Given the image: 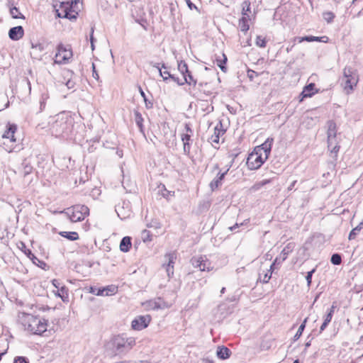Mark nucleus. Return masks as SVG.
Segmentation results:
<instances>
[{"label": "nucleus", "mask_w": 363, "mask_h": 363, "mask_svg": "<svg viewBox=\"0 0 363 363\" xmlns=\"http://www.w3.org/2000/svg\"><path fill=\"white\" fill-rule=\"evenodd\" d=\"M272 142V138H267L263 144L257 146L248 155L247 165L250 169H259L266 161L271 152Z\"/></svg>", "instance_id": "f257e3e1"}, {"label": "nucleus", "mask_w": 363, "mask_h": 363, "mask_svg": "<svg viewBox=\"0 0 363 363\" xmlns=\"http://www.w3.org/2000/svg\"><path fill=\"white\" fill-rule=\"evenodd\" d=\"M50 129L55 137H64L67 135L72 130L73 119L68 113H60L52 117L49 122Z\"/></svg>", "instance_id": "f03ea898"}, {"label": "nucleus", "mask_w": 363, "mask_h": 363, "mask_svg": "<svg viewBox=\"0 0 363 363\" xmlns=\"http://www.w3.org/2000/svg\"><path fill=\"white\" fill-rule=\"evenodd\" d=\"M24 329L33 335H41L47 331L48 320L44 318L29 313H23L19 317Z\"/></svg>", "instance_id": "7ed1b4c3"}, {"label": "nucleus", "mask_w": 363, "mask_h": 363, "mask_svg": "<svg viewBox=\"0 0 363 363\" xmlns=\"http://www.w3.org/2000/svg\"><path fill=\"white\" fill-rule=\"evenodd\" d=\"M135 345L133 337L124 338L122 336H114L106 345V350L111 351L114 355L125 354Z\"/></svg>", "instance_id": "20e7f679"}, {"label": "nucleus", "mask_w": 363, "mask_h": 363, "mask_svg": "<svg viewBox=\"0 0 363 363\" xmlns=\"http://www.w3.org/2000/svg\"><path fill=\"white\" fill-rule=\"evenodd\" d=\"M65 213L72 223L83 220L89 214V209L85 205H74L66 210L60 211Z\"/></svg>", "instance_id": "39448f33"}, {"label": "nucleus", "mask_w": 363, "mask_h": 363, "mask_svg": "<svg viewBox=\"0 0 363 363\" xmlns=\"http://www.w3.org/2000/svg\"><path fill=\"white\" fill-rule=\"evenodd\" d=\"M358 82L357 75L352 68L346 67L343 70L342 84L346 93L350 94Z\"/></svg>", "instance_id": "423d86ee"}, {"label": "nucleus", "mask_w": 363, "mask_h": 363, "mask_svg": "<svg viewBox=\"0 0 363 363\" xmlns=\"http://www.w3.org/2000/svg\"><path fill=\"white\" fill-rule=\"evenodd\" d=\"M17 130V127L14 124H9L7 129L4 133L2 138L4 140L3 147L4 150L9 152L13 150L15 146L14 143L16 141L15 138V133Z\"/></svg>", "instance_id": "0eeeda50"}, {"label": "nucleus", "mask_w": 363, "mask_h": 363, "mask_svg": "<svg viewBox=\"0 0 363 363\" xmlns=\"http://www.w3.org/2000/svg\"><path fill=\"white\" fill-rule=\"evenodd\" d=\"M57 52L55 56V64H65L72 57V51L69 45L65 46L62 44L58 45Z\"/></svg>", "instance_id": "6e6552de"}, {"label": "nucleus", "mask_w": 363, "mask_h": 363, "mask_svg": "<svg viewBox=\"0 0 363 363\" xmlns=\"http://www.w3.org/2000/svg\"><path fill=\"white\" fill-rule=\"evenodd\" d=\"M190 262L194 268H198L201 272H209L213 269L211 262L206 256L193 257Z\"/></svg>", "instance_id": "1a4fd4ad"}, {"label": "nucleus", "mask_w": 363, "mask_h": 363, "mask_svg": "<svg viewBox=\"0 0 363 363\" xmlns=\"http://www.w3.org/2000/svg\"><path fill=\"white\" fill-rule=\"evenodd\" d=\"M185 133L181 135V139L183 143V152L184 154L189 156L191 150V141L193 135V130L189 124H185Z\"/></svg>", "instance_id": "9d476101"}, {"label": "nucleus", "mask_w": 363, "mask_h": 363, "mask_svg": "<svg viewBox=\"0 0 363 363\" xmlns=\"http://www.w3.org/2000/svg\"><path fill=\"white\" fill-rule=\"evenodd\" d=\"M73 1L69 2H62L60 8V11L57 10V16L60 18H66L69 19H75L76 16L72 14V7Z\"/></svg>", "instance_id": "9b49d317"}, {"label": "nucleus", "mask_w": 363, "mask_h": 363, "mask_svg": "<svg viewBox=\"0 0 363 363\" xmlns=\"http://www.w3.org/2000/svg\"><path fill=\"white\" fill-rule=\"evenodd\" d=\"M151 317L149 315H140L132 321L131 326L135 330H141L148 326Z\"/></svg>", "instance_id": "f8f14e48"}, {"label": "nucleus", "mask_w": 363, "mask_h": 363, "mask_svg": "<svg viewBox=\"0 0 363 363\" xmlns=\"http://www.w3.org/2000/svg\"><path fill=\"white\" fill-rule=\"evenodd\" d=\"M143 306L149 310H158L169 308L170 306L161 298H157L147 301L143 303Z\"/></svg>", "instance_id": "ddd939ff"}, {"label": "nucleus", "mask_w": 363, "mask_h": 363, "mask_svg": "<svg viewBox=\"0 0 363 363\" xmlns=\"http://www.w3.org/2000/svg\"><path fill=\"white\" fill-rule=\"evenodd\" d=\"M164 258L165 261L167 262V263H164L163 264V267H165L167 276L169 278H170L174 274V264L175 263V260L177 259L176 253H168L164 256Z\"/></svg>", "instance_id": "4468645a"}, {"label": "nucleus", "mask_w": 363, "mask_h": 363, "mask_svg": "<svg viewBox=\"0 0 363 363\" xmlns=\"http://www.w3.org/2000/svg\"><path fill=\"white\" fill-rule=\"evenodd\" d=\"M328 147H332L335 143L337 135V126L335 122L330 121L328 123Z\"/></svg>", "instance_id": "2eb2a0df"}, {"label": "nucleus", "mask_w": 363, "mask_h": 363, "mask_svg": "<svg viewBox=\"0 0 363 363\" xmlns=\"http://www.w3.org/2000/svg\"><path fill=\"white\" fill-rule=\"evenodd\" d=\"M45 47L43 44L36 43L31 44L30 55L33 59L40 60L43 55Z\"/></svg>", "instance_id": "dca6fc26"}, {"label": "nucleus", "mask_w": 363, "mask_h": 363, "mask_svg": "<svg viewBox=\"0 0 363 363\" xmlns=\"http://www.w3.org/2000/svg\"><path fill=\"white\" fill-rule=\"evenodd\" d=\"M118 292V286L113 284L98 289L96 296H112Z\"/></svg>", "instance_id": "f3484780"}, {"label": "nucleus", "mask_w": 363, "mask_h": 363, "mask_svg": "<svg viewBox=\"0 0 363 363\" xmlns=\"http://www.w3.org/2000/svg\"><path fill=\"white\" fill-rule=\"evenodd\" d=\"M225 133V130L223 129L221 123H218L214 128V133L209 138V140L212 144H218L219 138L220 135H223Z\"/></svg>", "instance_id": "a211bd4d"}, {"label": "nucleus", "mask_w": 363, "mask_h": 363, "mask_svg": "<svg viewBox=\"0 0 363 363\" xmlns=\"http://www.w3.org/2000/svg\"><path fill=\"white\" fill-rule=\"evenodd\" d=\"M23 34L24 30L21 26L11 28L9 31V36L13 40L21 39L23 36Z\"/></svg>", "instance_id": "6ab92c4d"}, {"label": "nucleus", "mask_w": 363, "mask_h": 363, "mask_svg": "<svg viewBox=\"0 0 363 363\" xmlns=\"http://www.w3.org/2000/svg\"><path fill=\"white\" fill-rule=\"evenodd\" d=\"M154 67H157L158 69V71L160 72V75L163 78L164 81H167L168 79H171L174 82H176L178 85L181 86V85H184V80L182 81L181 79H179V77H175L173 74H168V77L164 76L163 74H162V68H160L159 67L158 64L157 65H154Z\"/></svg>", "instance_id": "aec40b11"}, {"label": "nucleus", "mask_w": 363, "mask_h": 363, "mask_svg": "<svg viewBox=\"0 0 363 363\" xmlns=\"http://www.w3.org/2000/svg\"><path fill=\"white\" fill-rule=\"evenodd\" d=\"M230 354V350L225 346L218 347L217 348L216 354L217 357L220 359H228Z\"/></svg>", "instance_id": "412c9836"}, {"label": "nucleus", "mask_w": 363, "mask_h": 363, "mask_svg": "<svg viewBox=\"0 0 363 363\" xmlns=\"http://www.w3.org/2000/svg\"><path fill=\"white\" fill-rule=\"evenodd\" d=\"M295 247V243L289 242L288 243L282 250L280 254V259H281V262L284 261L288 255L294 250Z\"/></svg>", "instance_id": "4be33fe9"}, {"label": "nucleus", "mask_w": 363, "mask_h": 363, "mask_svg": "<svg viewBox=\"0 0 363 363\" xmlns=\"http://www.w3.org/2000/svg\"><path fill=\"white\" fill-rule=\"evenodd\" d=\"M228 171V169L223 173H218L217 177L210 183V186L213 191L221 184V182L224 179Z\"/></svg>", "instance_id": "5701e85b"}, {"label": "nucleus", "mask_w": 363, "mask_h": 363, "mask_svg": "<svg viewBox=\"0 0 363 363\" xmlns=\"http://www.w3.org/2000/svg\"><path fill=\"white\" fill-rule=\"evenodd\" d=\"M131 238L128 236L124 237L120 243V250L123 252H127L131 247Z\"/></svg>", "instance_id": "b1692460"}, {"label": "nucleus", "mask_w": 363, "mask_h": 363, "mask_svg": "<svg viewBox=\"0 0 363 363\" xmlns=\"http://www.w3.org/2000/svg\"><path fill=\"white\" fill-rule=\"evenodd\" d=\"M328 38L326 36L323 37H315V36H305L300 38L298 40L299 43H302L303 41L307 42H313V41H319V42H327Z\"/></svg>", "instance_id": "393cba45"}, {"label": "nucleus", "mask_w": 363, "mask_h": 363, "mask_svg": "<svg viewBox=\"0 0 363 363\" xmlns=\"http://www.w3.org/2000/svg\"><path fill=\"white\" fill-rule=\"evenodd\" d=\"M315 84L311 83L306 86L302 91L303 97H311L314 94Z\"/></svg>", "instance_id": "a878e982"}, {"label": "nucleus", "mask_w": 363, "mask_h": 363, "mask_svg": "<svg viewBox=\"0 0 363 363\" xmlns=\"http://www.w3.org/2000/svg\"><path fill=\"white\" fill-rule=\"evenodd\" d=\"M55 294L56 296L60 297L64 302L68 299L67 289L65 286H62L60 288L57 289V292Z\"/></svg>", "instance_id": "bb28decb"}, {"label": "nucleus", "mask_w": 363, "mask_h": 363, "mask_svg": "<svg viewBox=\"0 0 363 363\" xmlns=\"http://www.w3.org/2000/svg\"><path fill=\"white\" fill-rule=\"evenodd\" d=\"M59 234L64 238H66L67 239L74 241L79 239V235L77 232H66V231H62L60 232Z\"/></svg>", "instance_id": "cd10ccee"}, {"label": "nucleus", "mask_w": 363, "mask_h": 363, "mask_svg": "<svg viewBox=\"0 0 363 363\" xmlns=\"http://www.w3.org/2000/svg\"><path fill=\"white\" fill-rule=\"evenodd\" d=\"M249 18L246 16H242L241 19L239 21V27L240 30L242 32H247L249 30V24H248Z\"/></svg>", "instance_id": "c85d7f7f"}, {"label": "nucleus", "mask_w": 363, "mask_h": 363, "mask_svg": "<svg viewBox=\"0 0 363 363\" xmlns=\"http://www.w3.org/2000/svg\"><path fill=\"white\" fill-rule=\"evenodd\" d=\"M363 226V221L361 222L357 227L353 228L349 234V240H354L357 235H358Z\"/></svg>", "instance_id": "c756f323"}, {"label": "nucleus", "mask_w": 363, "mask_h": 363, "mask_svg": "<svg viewBox=\"0 0 363 363\" xmlns=\"http://www.w3.org/2000/svg\"><path fill=\"white\" fill-rule=\"evenodd\" d=\"M223 59H216V65L220 67V69L223 72H226L227 67L225 66V64L227 62V57L225 54H223L222 55Z\"/></svg>", "instance_id": "7c9ffc66"}, {"label": "nucleus", "mask_w": 363, "mask_h": 363, "mask_svg": "<svg viewBox=\"0 0 363 363\" xmlns=\"http://www.w3.org/2000/svg\"><path fill=\"white\" fill-rule=\"evenodd\" d=\"M178 69L184 77L189 72L188 66L184 61H180L178 62Z\"/></svg>", "instance_id": "2f4dec72"}, {"label": "nucleus", "mask_w": 363, "mask_h": 363, "mask_svg": "<svg viewBox=\"0 0 363 363\" xmlns=\"http://www.w3.org/2000/svg\"><path fill=\"white\" fill-rule=\"evenodd\" d=\"M255 44L259 48H265L267 45L266 38L262 35H257L256 38Z\"/></svg>", "instance_id": "473e14b6"}, {"label": "nucleus", "mask_w": 363, "mask_h": 363, "mask_svg": "<svg viewBox=\"0 0 363 363\" xmlns=\"http://www.w3.org/2000/svg\"><path fill=\"white\" fill-rule=\"evenodd\" d=\"M134 115H135V121L136 124L138 125V126L140 128V129L142 130L143 121V116H142L141 113L137 111H135Z\"/></svg>", "instance_id": "72a5a7b5"}, {"label": "nucleus", "mask_w": 363, "mask_h": 363, "mask_svg": "<svg viewBox=\"0 0 363 363\" xmlns=\"http://www.w3.org/2000/svg\"><path fill=\"white\" fill-rule=\"evenodd\" d=\"M152 233H150V230H144L142 231V233H141V238L143 240V242H149V241H151L152 240Z\"/></svg>", "instance_id": "f704fd0d"}, {"label": "nucleus", "mask_w": 363, "mask_h": 363, "mask_svg": "<svg viewBox=\"0 0 363 363\" xmlns=\"http://www.w3.org/2000/svg\"><path fill=\"white\" fill-rule=\"evenodd\" d=\"M10 13L13 18H24L23 16L20 13L18 9L16 6L10 9Z\"/></svg>", "instance_id": "c9c22d12"}, {"label": "nucleus", "mask_w": 363, "mask_h": 363, "mask_svg": "<svg viewBox=\"0 0 363 363\" xmlns=\"http://www.w3.org/2000/svg\"><path fill=\"white\" fill-rule=\"evenodd\" d=\"M330 262L335 265H339L342 262V258L340 255L335 253L331 256Z\"/></svg>", "instance_id": "e433bc0d"}, {"label": "nucleus", "mask_w": 363, "mask_h": 363, "mask_svg": "<svg viewBox=\"0 0 363 363\" xmlns=\"http://www.w3.org/2000/svg\"><path fill=\"white\" fill-rule=\"evenodd\" d=\"M184 84L186 83L189 84H194V85H195L196 84V81L194 79V77L191 74L190 72L188 74H186V75H184Z\"/></svg>", "instance_id": "4c0bfd02"}, {"label": "nucleus", "mask_w": 363, "mask_h": 363, "mask_svg": "<svg viewBox=\"0 0 363 363\" xmlns=\"http://www.w3.org/2000/svg\"><path fill=\"white\" fill-rule=\"evenodd\" d=\"M250 4L247 1H244L242 3V16L249 18L248 12H250Z\"/></svg>", "instance_id": "58836bf2"}, {"label": "nucleus", "mask_w": 363, "mask_h": 363, "mask_svg": "<svg viewBox=\"0 0 363 363\" xmlns=\"http://www.w3.org/2000/svg\"><path fill=\"white\" fill-rule=\"evenodd\" d=\"M21 249L24 252V253L30 259H33L34 258H36L34 255L31 252V251L28 249H26V247L23 242L20 243Z\"/></svg>", "instance_id": "ea45409f"}, {"label": "nucleus", "mask_w": 363, "mask_h": 363, "mask_svg": "<svg viewBox=\"0 0 363 363\" xmlns=\"http://www.w3.org/2000/svg\"><path fill=\"white\" fill-rule=\"evenodd\" d=\"M323 17L328 23H331L335 18V14L331 11H326L323 13Z\"/></svg>", "instance_id": "a19ab883"}, {"label": "nucleus", "mask_w": 363, "mask_h": 363, "mask_svg": "<svg viewBox=\"0 0 363 363\" xmlns=\"http://www.w3.org/2000/svg\"><path fill=\"white\" fill-rule=\"evenodd\" d=\"M306 321H307V318H306L303 320V322L301 324V325L299 326V328H298V330H297V332H296V335L294 336V337L296 339H298L301 337V335H302V333H303V330H304V328L306 327Z\"/></svg>", "instance_id": "79ce46f5"}, {"label": "nucleus", "mask_w": 363, "mask_h": 363, "mask_svg": "<svg viewBox=\"0 0 363 363\" xmlns=\"http://www.w3.org/2000/svg\"><path fill=\"white\" fill-rule=\"evenodd\" d=\"M48 99H49L48 94L44 93L41 95V99H40V101L41 111H43L45 108V104H46V101Z\"/></svg>", "instance_id": "37998d69"}, {"label": "nucleus", "mask_w": 363, "mask_h": 363, "mask_svg": "<svg viewBox=\"0 0 363 363\" xmlns=\"http://www.w3.org/2000/svg\"><path fill=\"white\" fill-rule=\"evenodd\" d=\"M271 277H272L271 273L266 272L265 274H264L263 277H262V274H260L259 279L262 283L267 284V283L269 282V281L270 280Z\"/></svg>", "instance_id": "c03bdc74"}, {"label": "nucleus", "mask_w": 363, "mask_h": 363, "mask_svg": "<svg viewBox=\"0 0 363 363\" xmlns=\"http://www.w3.org/2000/svg\"><path fill=\"white\" fill-rule=\"evenodd\" d=\"M328 149L330 150V152L332 154L335 155L334 157H336L337 152H339L340 150V145L337 144V140H335V143H333L332 147H330Z\"/></svg>", "instance_id": "a18cd8bd"}, {"label": "nucleus", "mask_w": 363, "mask_h": 363, "mask_svg": "<svg viewBox=\"0 0 363 363\" xmlns=\"http://www.w3.org/2000/svg\"><path fill=\"white\" fill-rule=\"evenodd\" d=\"M314 272H315V269H312L311 271H310L307 273L306 279L307 281L308 286H310L311 284L312 275Z\"/></svg>", "instance_id": "49530a36"}, {"label": "nucleus", "mask_w": 363, "mask_h": 363, "mask_svg": "<svg viewBox=\"0 0 363 363\" xmlns=\"http://www.w3.org/2000/svg\"><path fill=\"white\" fill-rule=\"evenodd\" d=\"M258 76V74L252 70V69H248L247 70V77L248 78L250 79V81H252L253 79L255 77H257Z\"/></svg>", "instance_id": "de8ad7c7"}, {"label": "nucleus", "mask_w": 363, "mask_h": 363, "mask_svg": "<svg viewBox=\"0 0 363 363\" xmlns=\"http://www.w3.org/2000/svg\"><path fill=\"white\" fill-rule=\"evenodd\" d=\"M13 363H28V361L23 357H17Z\"/></svg>", "instance_id": "09e8293b"}, {"label": "nucleus", "mask_w": 363, "mask_h": 363, "mask_svg": "<svg viewBox=\"0 0 363 363\" xmlns=\"http://www.w3.org/2000/svg\"><path fill=\"white\" fill-rule=\"evenodd\" d=\"M269 182V180H267V179H266V180H263V181H262L261 182H259V183H258V184H256L253 186V188H254L255 189H258L260 186H264V185H265V184H268Z\"/></svg>", "instance_id": "8fccbe9b"}, {"label": "nucleus", "mask_w": 363, "mask_h": 363, "mask_svg": "<svg viewBox=\"0 0 363 363\" xmlns=\"http://www.w3.org/2000/svg\"><path fill=\"white\" fill-rule=\"evenodd\" d=\"M333 315L331 314V312H328L325 317V319H324V321L325 323H327L329 324V323L332 320V318H333Z\"/></svg>", "instance_id": "3c124183"}, {"label": "nucleus", "mask_w": 363, "mask_h": 363, "mask_svg": "<svg viewBox=\"0 0 363 363\" xmlns=\"http://www.w3.org/2000/svg\"><path fill=\"white\" fill-rule=\"evenodd\" d=\"M94 27H91V33H90V41H91V49L94 50Z\"/></svg>", "instance_id": "603ef678"}, {"label": "nucleus", "mask_w": 363, "mask_h": 363, "mask_svg": "<svg viewBox=\"0 0 363 363\" xmlns=\"http://www.w3.org/2000/svg\"><path fill=\"white\" fill-rule=\"evenodd\" d=\"M186 2V4L190 10H192L193 9H197V7L191 1V0H185Z\"/></svg>", "instance_id": "864d4df0"}, {"label": "nucleus", "mask_w": 363, "mask_h": 363, "mask_svg": "<svg viewBox=\"0 0 363 363\" xmlns=\"http://www.w3.org/2000/svg\"><path fill=\"white\" fill-rule=\"evenodd\" d=\"M92 68H93V73H92V76L94 78H95L96 80L99 79V74L98 72H96V70L95 69V65L94 64H92Z\"/></svg>", "instance_id": "5fc2aeb1"}, {"label": "nucleus", "mask_w": 363, "mask_h": 363, "mask_svg": "<svg viewBox=\"0 0 363 363\" xmlns=\"http://www.w3.org/2000/svg\"><path fill=\"white\" fill-rule=\"evenodd\" d=\"M144 101H145V107L147 108H152V106H153V104L152 102H151L150 101H148L147 99H144Z\"/></svg>", "instance_id": "6e6d98bb"}, {"label": "nucleus", "mask_w": 363, "mask_h": 363, "mask_svg": "<svg viewBox=\"0 0 363 363\" xmlns=\"http://www.w3.org/2000/svg\"><path fill=\"white\" fill-rule=\"evenodd\" d=\"M52 282L53 286L57 289H59L62 286L60 281L57 279H53Z\"/></svg>", "instance_id": "4d7b16f0"}, {"label": "nucleus", "mask_w": 363, "mask_h": 363, "mask_svg": "<svg viewBox=\"0 0 363 363\" xmlns=\"http://www.w3.org/2000/svg\"><path fill=\"white\" fill-rule=\"evenodd\" d=\"M66 85L69 89H72L74 86V82L72 80H68L66 83Z\"/></svg>", "instance_id": "13d9d810"}, {"label": "nucleus", "mask_w": 363, "mask_h": 363, "mask_svg": "<svg viewBox=\"0 0 363 363\" xmlns=\"http://www.w3.org/2000/svg\"><path fill=\"white\" fill-rule=\"evenodd\" d=\"M243 225V223H240V224L235 223L234 225H233V226L230 227V230L231 231L236 230L239 228V226H240V225Z\"/></svg>", "instance_id": "bf43d9fd"}, {"label": "nucleus", "mask_w": 363, "mask_h": 363, "mask_svg": "<svg viewBox=\"0 0 363 363\" xmlns=\"http://www.w3.org/2000/svg\"><path fill=\"white\" fill-rule=\"evenodd\" d=\"M97 290L98 289H96V287L91 286L89 289V293L96 295Z\"/></svg>", "instance_id": "052dcab7"}, {"label": "nucleus", "mask_w": 363, "mask_h": 363, "mask_svg": "<svg viewBox=\"0 0 363 363\" xmlns=\"http://www.w3.org/2000/svg\"><path fill=\"white\" fill-rule=\"evenodd\" d=\"M328 323L323 322L320 328V333H322L328 326Z\"/></svg>", "instance_id": "680f3d73"}, {"label": "nucleus", "mask_w": 363, "mask_h": 363, "mask_svg": "<svg viewBox=\"0 0 363 363\" xmlns=\"http://www.w3.org/2000/svg\"><path fill=\"white\" fill-rule=\"evenodd\" d=\"M30 170H31V167L26 166L25 167L24 174L26 175V174H28L30 172Z\"/></svg>", "instance_id": "e2e57ef3"}, {"label": "nucleus", "mask_w": 363, "mask_h": 363, "mask_svg": "<svg viewBox=\"0 0 363 363\" xmlns=\"http://www.w3.org/2000/svg\"><path fill=\"white\" fill-rule=\"evenodd\" d=\"M279 259L278 257H277L274 262H272V265H276V264H279L281 263V261H279Z\"/></svg>", "instance_id": "0e129e2a"}, {"label": "nucleus", "mask_w": 363, "mask_h": 363, "mask_svg": "<svg viewBox=\"0 0 363 363\" xmlns=\"http://www.w3.org/2000/svg\"><path fill=\"white\" fill-rule=\"evenodd\" d=\"M335 308H336V306L334 304H333V306H331V308L329 309V311L328 312H331V314L333 315Z\"/></svg>", "instance_id": "69168bd1"}, {"label": "nucleus", "mask_w": 363, "mask_h": 363, "mask_svg": "<svg viewBox=\"0 0 363 363\" xmlns=\"http://www.w3.org/2000/svg\"><path fill=\"white\" fill-rule=\"evenodd\" d=\"M274 266L275 265H272V264H271L269 269L267 270V272L268 273H271V274H272L273 271H274Z\"/></svg>", "instance_id": "338daca9"}, {"label": "nucleus", "mask_w": 363, "mask_h": 363, "mask_svg": "<svg viewBox=\"0 0 363 363\" xmlns=\"http://www.w3.org/2000/svg\"><path fill=\"white\" fill-rule=\"evenodd\" d=\"M140 95L143 96V99H147L145 92L143 91V89L140 87Z\"/></svg>", "instance_id": "774afa93"}]
</instances>
